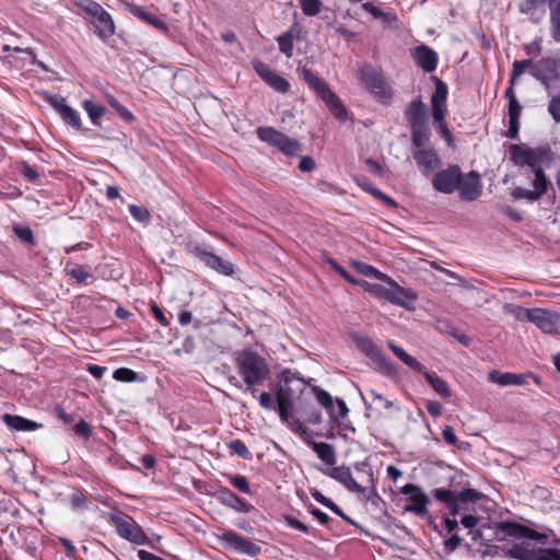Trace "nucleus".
I'll list each match as a JSON object with an SVG mask.
<instances>
[{
    "label": "nucleus",
    "mask_w": 560,
    "mask_h": 560,
    "mask_svg": "<svg viewBox=\"0 0 560 560\" xmlns=\"http://www.w3.org/2000/svg\"><path fill=\"white\" fill-rule=\"evenodd\" d=\"M510 158L517 166L527 165L534 173L532 182L533 189L523 187H515L511 191V196L515 200L526 199L528 201H536L546 194L549 180L540 166L541 153L538 150L526 148L518 144L510 145Z\"/></svg>",
    "instance_id": "1"
},
{
    "label": "nucleus",
    "mask_w": 560,
    "mask_h": 560,
    "mask_svg": "<svg viewBox=\"0 0 560 560\" xmlns=\"http://www.w3.org/2000/svg\"><path fill=\"white\" fill-rule=\"evenodd\" d=\"M235 365L248 388L262 384L270 372L265 359L249 349L236 353Z\"/></svg>",
    "instance_id": "2"
},
{
    "label": "nucleus",
    "mask_w": 560,
    "mask_h": 560,
    "mask_svg": "<svg viewBox=\"0 0 560 560\" xmlns=\"http://www.w3.org/2000/svg\"><path fill=\"white\" fill-rule=\"evenodd\" d=\"M298 73L301 79L312 89L318 97L329 107L335 117L343 119L346 117V109L342 106L339 97L330 90L328 84L317 77L311 69L306 67H299Z\"/></svg>",
    "instance_id": "3"
},
{
    "label": "nucleus",
    "mask_w": 560,
    "mask_h": 560,
    "mask_svg": "<svg viewBox=\"0 0 560 560\" xmlns=\"http://www.w3.org/2000/svg\"><path fill=\"white\" fill-rule=\"evenodd\" d=\"M387 346L394 352V354L407 366H409L416 372L422 373L436 394H439L443 398L451 397L450 387L443 378H441L434 373H430L424 365H422L419 361L409 355L402 348L398 347L393 341H388Z\"/></svg>",
    "instance_id": "4"
},
{
    "label": "nucleus",
    "mask_w": 560,
    "mask_h": 560,
    "mask_svg": "<svg viewBox=\"0 0 560 560\" xmlns=\"http://www.w3.org/2000/svg\"><path fill=\"white\" fill-rule=\"evenodd\" d=\"M77 4L92 18L91 23L101 39L106 40L115 34V23L110 14L100 3L93 0H78Z\"/></svg>",
    "instance_id": "5"
},
{
    "label": "nucleus",
    "mask_w": 560,
    "mask_h": 560,
    "mask_svg": "<svg viewBox=\"0 0 560 560\" xmlns=\"http://www.w3.org/2000/svg\"><path fill=\"white\" fill-rule=\"evenodd\" d=\"M558 68V61L553 58H545L541 59L537 65H533L532 60H515L512 66V71L510 75V83L514 85L516 80L527 70H530V73L545 81L547 79H552L555 77V72Z\"/></svg>",
    "instance_id": "6"
},
{
    "label": "nucleus",
    "mask_w": 560,
    "mask_h": 560,
    "mask_svg": "<svg viewBox=\"0 0 560 560\" xmlns=\"http://www.w3.org/2000/svg\"><path fill=\"white\" fill-rule=\"evenodd\" d=\"M358 74L360 81L378 101L383 103L390 102L393 91L381 72L365 66L359 69Z\"/></svg>",
    "instance_id": "7"
},
{
    "label": "nucleus",
    "mask_w": 560,
    "mask_h": 560,
    "mask_svg": "<svg viewBox=\"0 0 560 560\" xmlns=\"http://www.w3.org/2000/svg\"><path fill=\"white\" fill-rule=\"evenodd\" d=\"M435 80V90L431 97L432 116L435 122L436 129L441 132L444 138L450 137L448 128L444 121L446 113V100H447V85L440 80Z\"/></svg>",
    "instance_id": "8"
},
{
    "label": "nucleus",
    "mask_w": 560,
    "mask_h": 560,
    "mask_svg": "<svg viewBox=\"0 0 560 560\" xmlns=\"http://www.w3.org/2000/svg\"><path fill=\"white\" fill-rule=\"evenodd\" d=\"M110 521L114 524L117 534L121 538L137 545L148 544L149 539L147 535L132 517L128 515L112 514Z\"/></svg>",
    "instance_id": "9"
},
{
    "label": "nucleus",
    "mask_w": 560,
    "mask_h": 560,
    "mask_svg": "<svg viewBox=\"0 0 560 560\" xmlns=\"http://www.w3.org/2000/svg\"><path fill=\"white\" fill-rule=\"evenodd\" d=\"M353 340L357 347L369 357L385 375H394L396 369L394 363L383 354L381 349L366 336L355 335Z\"/></svg>",
    "instance_id": "10"
},
{
    "label": "nucleus",
    "mask_w": 560,
    "mask_h": 560,
    "mask_svg": "<svg viewBox=\"0 0 560 560\" xmlns=\"http://www.w3.org/2000/svg\"><path fill=\"white\" fill-rule=\"evenodd\" d=\"M257 136L261 141L278 148L287 155H296L301 152V145L296 140L272 127H259L257 129Z\"/></svg>",
    "instance_id": "11"
},
{
    "label": "nucleus",
    "mask_w": 560,
    "mask_h": 560,
    "mask_svg": "<svg viewBox=\"0 0 560 560\" xmlns=\"http://www.w3.org/2000/svg\"><path fill=\"white\" fill-rule=\"evenodd\" d=\"M495 535L502 540L505 537L528 538L539 542L548 539V534L536 532L516 522H501L497 525Z\"/></svg>",
    "instance_id": "12"
},
{
    "label": "nucleus",
    "mask_w": 560,
    "mask_h": 560,
    "mask_svg": "<svg viewBox=\"0 0 560 560\" xmlns=\"http://www.w3.org/2000/svg\"><path fill=\"white\" fill-rule=\"evenodd\" d=\"M218 540L225 549L234 550L249 557L260 553L261 548L250 539L236 534L233 530H226L218 536Z\"/></svg>",
    "instance_id": "13"
},
{
    "label": "nucleus",
    "mask_w": 560,
    "mask_h": 560,
    "mask_svg": "<svg viewBox=\"0 0 560 560\" xmlns=\"http://www.w3.org/2000/svg\"><path fill=\"white\" fill-rule=\"evenodd\" d=\"M389 285L390 288H386L378 283H372L368 281L362 282L363 289L372 295L399 306H406L405 298H411V295H409L407 291L399 287L396 282L395 284Z\"/></svg>",
    "instance_id": "14"
},
{
    "label": "nucleus",
    "mask_w": 560,
    "mask_h": 560,
    "mask_svg": "<svg viewBox=\"0 0 560 560\" xmlns=\"http://www.w3.org/2000/svg\"><path fill=\"white\" fill-rule=\"evenodd\" d=\"M462 179V171L458 165H448L445 170L436 172L432 177L433 188L442 194H453L457 190Z\"/></svg>",
    "instance_id": "15"
},
{
    "label": "nucleus",
    "mask_w": 560,
    "mask_h": 560,
    "mask_svg": "<svg viewBox=\"0 0 560 560\" xmlns=\"http://www.w3.org/2000/svg\"><path fill=\"white\" fill-rule=\"evenodd\" d=\"M44 100L60 115L66 124L77 130L81 129L82 124L79 112L70 107L65 97L44 93Z\"/></svg>",
    "instance_id": "16"
},
{
    "label": "nucleus",
    "mask_w": 560,
    "mask_h": 560,
    "mask_svg": "<svg viewBox=\"0 0 560 560\" xmlns=\"http://www.w3.org/2000/svg\"><path fill=\"white\" fill-rule=\"evenodd\" d=\"M401 493L409 495L408 503L404 508L406 512L413 513L418 516L428 514L427 506L430 499L420 487L413 483H407L401 488Z\"/></svg>",
    "instance_id": "17"
},
{
    "label": "nucleus",
    "mask_w": 560,
    "mask_h": 560,
    "mask_svg": "<svg viewBox=\"0 0 560 560\" xmlns=\"http://www.w3.org/2000/svg\"><path fill=\"white\" fill-rule=\"evenodd\" d=\"M532 324L545 334H560V314L551 310L534 307Z\"/></svg>",
    "instance_id": "18"
},
{
    "label": "nucleus",
    "mask_w": 560,
    "mask_h": 560,
    "mask_svg": "<svg viewBox=\"0 0 560 560\" xmlns=\"http://www.w3.org/2000/svg\"><path fill=\"white\" fill-rule=\"evenodd\" d=\"M457 190L459 191V197L463 200H476L482 191V185L480 183L479 175L475 171H471L466 175L462 173V179Z\"/></svg>",
    "instance_id": "19"
},
{
    "label": "nucleus",
    "mask_w": 560,
    "mask_h": 560,
    "mask_svg": "<svg viewBox=\"0 0 560 560\" xmlns=\"http://www.w3.org/2000/svg\"><path fill=\"white\" fill-rule=\"evenodd\" d=\"M412 156L424 175L431 174L441 164L438 152L432 148L416 149Z\"/></svg>",
    "instance_id": "20"
},
{
    "label": "nucleus",
    "mask_w": 560,
    "mask_h": 560,
    "mask_svg": "<svg viewBox=\"0 0 560 560\" xmlns=\"http://www.w3.org/2000/svg\"><path fill=\"white\" fill-rule=\"evenodd\" d=\"M323 472L343 485L351 492L363 493L365 491V488L354 480L349 467L339 466L328 468L323 470Z\"/></svg>",
    "instance_id": "21"
},
{
    "label": "nucleus",
    "mask_w": 560,
    "mask_h": 560,
    "mask_svg": "<svg viewBox=\"0 0 560 560\" xmlns=\"http://www.w3.org/2000/svg\"><path fill=\"white\" fill-rule=\"evenodd\" d=\"M417 65L425 72H433L438 66V54L429 46L421 44L412 51Z\"/></svg>",
    "instance_id": "22"
},
{
    "label": "nucleus",
    "mask_w": 560,
    "mask_h": 560,
    "mask_svg": "<svg viewBox=\"0 0 560 560\" xmlns=\"http://www.w3.org/2000/svg\"><path fill=\"white\" fill-rule=\"evenodd\" d=\"M215 497L220 503L237 512L248 513L254 509L253 505L237 497L235 493H233L230 489L225 487L220 488L217 491Z\"/></svg>",
    "instance_id": "23"
},
{
    "label": "nucleus",
    "mask_w": 560,
    "mask_h": 560,
    "mask_svg": "<svg viewBox=\"0 0 560 560\" xmlns=\"http://www.w3.org/2000/svg\"><path fill=\"white\" fill-rule=\"evenodd\" d=\"M488 377L489 381L500 386L523 385L527 377H532L537 384L539 383V377L533 374L501 373L495 370L489 372Z\"/></svg>",
    "instance_id": "24"
},
{
    "label": "nucleus",
    "mask_w": 560,
    "mask_h": 560,
    "mask_svg": "<svg viewBox=\"0 0 560 560\" xmlns=\"http://www.w3.org/2000/svg\"><path fill=\"white\" fill-rule=\"evenodd\" d=\"M199 258L208 267H210L211 269L215 270L221 275L232 276L234 273L233 265L229 260H225L218 255L203 250L199 253Z\"/></svg>",
    "instance_id": "25"
},
{
    "label": "nucleus",
    "mask_w": 560,
    "mask_h": 560,
    "mask_svg": "<svg viewBox=\"0 0 560 560\" xmlns=\"http://www.w3.org/2000/svg\"><path fill=\"white\" fill-rule=\"evenodd\" d=\"M405 117L410 126L428 122L427 106L421 98H416L405 109Z\"/></svg>",
    "instance_id": "26"
},
{
    "label": "nucleus",
    "mask_w": 560,
    "mask_h": 560,
    "mask_svg": "<svg viewBox=\"0 0 560 560\" xmlns=\"http://www.w3.org/2000/svg\"><path fill=\"white\" fill-rule=\"evenodd\" d=\"M291 392L287 386H280L276 392L278 412L281 421L287 422L292 409Z\"/></svg>",
    "instance_id": "27"
},
{
    "label": "nucleus",
    "mask_w": 560,
    "mask_h": 560,
    "mask_svg": "<svg viewBox=\"0 0 560 560\" xmlns=\"http://www.w3.org/2000/svg\"><path fill=\"white\" fill-rule=\"evenodd\" d=\"M2 421L11 429L15 431H35L42 427V424L23 418L16 415L4 413Z\"/></svg>",
    "instance_id": "28"
},
{
    "label": "nucleus",
    "mask_w": 560,
    "mask_h": 560,
    "mask_svg": "<svg viewBox=\"0 0 560 560\" xmlns=\"http://www.w3.org/2000/svg\"><path fill=\"white\" fill-rule=\"evenodd\" d=\"M411 127V142L416 149H421L430 141L431 130L429 122L413 125Z\"/></svg>",
    "instance_id": "29"
},
{
    "label": "nucleus",
    "mask_w": 560,
    "mask_h": 560,
    "mask_svg": "<svg viewBox=\"0 0 560 560\" xmlns=\"http://www.w3.org/2000/svg\"><path fill=\"white\" fill-rule=\"evenodd\" d=\"M307 444L325 464L334 465L336 463V452L330 444L315 441H308Z\"/></svg>",
    "instance_id": "30"
},
{
    "label": "nucleus",
    "mask_w": 560,
    "mask_h": 560,
    "mask_svg": "<svg viewBox=\"0 0 560 560\" xmlns=\"http://www.w3.org/2000/svg\"><path fill=\"white\" fill-rule=\"evenodd\" d=\"M130 11L135 16L148 23L149 25H152L156 30H160L162 32L168 31L167 25L161 19H159L155 14L147 11L144 8L132 7Z\"/></svg>",
    "instance_id": "31"
},
{
    "label": "nucleus",
    "mask_w": 560,
    "mask_h": 560,
    "mask_svg": "<svg viewBox=\"0 0 560 560\" xmlns=\"http://www.w3.org/2000/svg\"><path fill=\"white\" fill-rule=\"evenodd\" d=\"M555 4H558L557 0H525L521 4V11L530 13L532 15L537 12L539 13V16H544L546 13V5L551 10Z\"/></svg>",
    "instance_id": "32"
},
{
    "label": "nucleus",
    "mask_w": 560,
    "mask_h": 560,
    "mask_svg": "<svg viewBox=\"0 0 560 560\" xmlns=\"http://www.w3.org/2000/svg\"><path fill=\"white\" fill-rule=\"evenodd\" d=\"M503 313L505 315L512 316L517 322L532 323V316L534 314V308H525L521 305H516L513 303H505L503 305Z\"/></svg>",
    "instance_id": "33"
},
{
    "label": "nucleus",
    "mask_w": 560,
    "mask_h": 560,
    "mask_svg": "<svg viewBox=\"0 0 560 560\" xmlns=\"http://www.w3.org/2000/svg\"><path fill=\"white\" fill-rule=\"evenodd\" d=\"M538 550L529 548L526 544H514L508 549L506 555L517 560H535Z\"/></svg>",
    "instance_id": "34"
},
{
    "label": "nucleus",
    "mask_w": 560,
    "mask_h": 560,
    "mask_svg": "<svg viewBox=\"0 0 560 560\" xmlns=\"http://www.w3.org/2000/svg\"><path fill=\"white\" fill-rule=\"evenodd\" d=\"M362 9L369 12L374 19L382 20L388 25H390L393 22H396L397 20L394 13L383 12L380 8L375 7L371 2H362Z\"/></svg>",
    "instance_id": "35"
},
{
    "label": "nucleus",
    "mask_w": 560,
    "mask_h": 560,
    "mask_svg": "<svg viewBox=\"0 0 560 560\" xmlns=\"http://www.w3.org/2000/svg\"><path fill=\"white\" fill-rule=\"evenodd\" d=\"M357 269L364 276L374 277L375 279L387 282L388 284H395V281L392 278L370 265L360 262L357 265Z\"/></svg>",
    "instance_id": "36"
},
{
    "label": "nucleus",
    "mask_w": 560,
    "mask_h": 560,
    "mask_svg": "<svg viewBox=\"0 0 560 560\" xmlns=\"http://www.w3.org/2000/svg\"><path fill=\"white\" fill-rule=\"evenodd\" d=\"M294 36L295 35H292L291 33H282L277 37L279 50L288 58L293 56V42L295 39Z\"/></svg>",
    "instance_id": "37"
},
{
    "label": "nucleus",
    "mask_w": 560,
    "mask_h": 560,
    "mask_svg": "<svg viewBox=\"0 0 560 560\" xmlns=\"http://www.w3.org/2000/svg\"><path fill=\"white\" fill-rule=\"evenodd\" d=\"M83 108L85 109V112L88 113V115L90 116L91 120L93 121V124L97 125V120L104 115L105 113V108L100 105V104H96L90 100H85L83 102Z\"/></svg>",
    "instance_id": "38"
},
{
    "label": "nucleus",
    "mask_w": 560,
    "mask_h": 560,
    "mask_svg": "<svg viewBox=\"0 0 560 560\" xmlns=\"http://www.w3.org/2000/svg\"><path fill=\"white\" fill-rule=\"evenodd\" d=\"M550 22L551 36L556 42H560V2L551 8Z\"/></svg>",
    "instance_id": "39"
},
{
    "label": "nucleus",
    "mask_w": 560,
    "mask_h": 560,
    "mask_svg": "<svg viewBox=\"0 0 560 560\" xmlns=\"http://www.w3.org/2000/svg\"><path fill=\"white\" fill-rule=\"evenodd\" d=\"M266 83L269 86H271L275 91L280 92V93H287L289 91V89H290L289 81L287 79H284L283 77L277 74L276 72H273L268 78Z\"/></svg>",
    "instance_id": "40"
},
{
    "label": "nucleus",
    "mask_w": 560,
    "mask_h": 560,
    "mask_svg": "<svg viewBox=\"0 0 560 560\" xmlns=\"http://www.w3.org/2000/svg\"><path fill=\"white\" fill-rule=\"evenodd\" d=\"M312 497L324 506L328 508L337 515H342V510L329 498L325 497L319 490L314 489L311 491Z\"/></svg>",
    "instance_id": "41"
},
{
    "label": "nucleus",
    "mask_w": 560,
    "mask_h": 560,
    "mask_svg": "<svg viewBox=\"0 0 560 560\" xmlns=\"http://www.w3.org/2000/svg\"><path fill=\"white\" fill-rule=\"evenodd\" d=\"M302 12L307 16H315L322 10L320 0H300Z\"/></svg>",
    "instance_id": "42"
},
{
    "label": "nucleus",
    "mask_w": 560,
    "mask_h": 560,
    "mask_svg": "<svg viewBox=\"0 0 560 560\" xmlns=\"http://www.w3.org/2000/svg\"><path fill=\"white\" fill-rule=\"evenodd\" d=\"M228 447L229 450L233 453V454H236L238 456H241L242 458L244 459H252V454L250 452L248 451L247 446L245 445L244 442H242L241 440L238 439H235V440H232L229 444H228Z\"/></svg>",
    "instance_id": "43"
},
{
    "label": "nucleus",
    "mask_w": 560,
    "mask_h": 560,
    "mask_svg": "<svg viewBox=\"0 0 560 560\" xmlns=\"http://www.w3.org/2000/svg\"><path fill=\"white\" fill-rule=\"evenodd\" d=\"M230 483L236 488L237 490H240L241 492L243 493H249L250 492V486H249V482L247 481L246 477L242 476V475H230L228 477Z\"/></svg>",
    "instance_id": "44"
},
{
    "label": "nucleus",
    "mask_w": 560,
    "mask_h": 560,
    "mask_svg": "<svg viewBox=\"0 0 560 560\" xmlns=\"http://www.w3.org/2000/svg\"><path fill=\"white\" fill-rule=\"evenodd\" d=\"M113 377L118 382H135L138 375L128 368H119L114 371Z\"/></svg>",
    "instance_id": "45"
},
{
    "label": "nucleus",
    "mask_w": 560,
    "mask_h": 560,
    "mask_svg": "<svg viewBox=\"0 0 560 560\" xmlns=\"http://www.w3.org/2000/svg\"><path fill=\"white\" fill-rule=\"evenodd\" d=\"M369 395L372 397V402L376 407H378V408L383 407L384 409L395 408L394 401L387 399L386 397H384L382 394L377 393L376 390L370 389Z\"/></svg>",
    "instance_id": "46"
},
{
    "label": "nucleus",
    "mask_w": 560,
    "mask_h": 560,
    "mask_svg": "<svg viewBox=\"0 0 560 560\" xmlns=\"http://www.w3.org/2000/svg\"><path fill=\"white\" fill-rule=\"evenodd\" d=\"M71 278H73L78 283H85L88 279L92 278L91 272L89 271V267L86 266H78L69 271Z\"/></svg>",
    "instance_id": "47"
},
{
    "label": "nucleus",
    "mask_w": 560,
    "mask_h": 560,
    "mask_svg": "<svg viewBox=\"0 0 560 560\" xmlns=\"http://www.w3.org/2000/svg\"><path fill=\"white\" fill-rule=\"evenodd\" d=\"M131 217L138 222L148 223L150 221V213L147 208L136 205L129 206Z\"/></svg>",
    "instance_id": "48"
},
{
    "label": "nucleus",
    "mask_w": 560,
    "mask_h": 560,
    "mask_svg": "<svg viewBox=\"0 0 560 560\" xmlns=\"http://www.w3.org/2000/svg\"><path fill=\"white\" fill-rule=\"evenodd\" d=\"M14 234L24 243L33 245L34 236L33 232L28 226L14 225L13 226Z\"/></svg>",
    "instance_id": "49"
},
{
    "label": "nucleus",
    "mask_w": 560,
    "mask_h": 560,
    "mask_svg": "<svg viewBox=\"0 0 560 560\" xmlns=\"http://www.w3.org/2000/svg\"><path fill=\"white\" fill-rule=\"evenodd\" d=\"M109 105L119 114V116L127 120L131 121L133 120V115L130 113L129 109H127L122 104H120L115 97L110 96L108 98Z\"/></svg>",
    "instance_id": "50"
},
{
    "label": "nucleus",
    "mask_w": 560,
    "mask_h": 560,
    "mask_svg": "<svg viewBox=\"0 0 560 560\" xmlns=\"http://www.w3.org/2000/svg\"><path fill=\"white\" fill-rule=\"evenodd\" d=\"M313 392L316 396L317 401L326 409L332 408V397L324 389L319 387H313Z\"/></svg>",
    "instance_id": "51"
},
{
    "label": "nucleus",
    "mask_w": 560,
    "mask_h": 560,
    "mask_svg": "<svg viewBox=\"0 0 560 560\" xmlns=\"http://www.w3.org/2000/svg\"><path fill=\"white\" fill-rule=\"evenodd\" d=\"M254 70L256 73L266 82L268 78L275 72L270 69L268 65L260 60H253L252 62Z\"/></svg>",
    "instance_id": "52"
},
{
    "label": "nucleus",
    "mask_w": 560,
    "mask_h": 560,
    "mask_svg": "<svg viewBox=\"0 0 560 560\" xmlns=\"http://www.w3.org/2000/svg\"><path fill=\"white\" fill-rule=\"evenodd\" d=\"M348 407L343 400H337L336 405H332V408L329 409L330 416L335 419H342L348 415Z\"/></svg>",
    "instance_id": "53"
},
{
    "label": "nucleus",
    "mask_w": 560,
    "mask_h": 560,
    "mask_svg": "<svg viewBox=\"0 0 560 560\" xmlns=\"http://www.w3.org/2000/svg\"><path fill=\"white\" fill-rule=\"evenodd\" d=\"M433 495L434 498L444 503V504H448L450 502H453V499L456 498L455 493L448 489H443V488H436L433 490Z\"/></svg>",
    "instance_id": "54"
},
{
    "label": "nucleus",
    "mask_w": 560,
    "mask_h": 560,
    "mask_svg": "<svg viewBox=\"0 0 560 560\" xmlns=\"http://www.w3.org/2000/svg\"><path fill=\"white\" fill-rule=\"evenodd\" d=\"M535 560H560V550L556 548L538 549Z\"/></svg>",
    "instance_id": "55"
},
{
    "label": "nucleus",
    "mask_w": 560,
    "mask_h": 560,
    "mask_svg": "<svg viewBox=\"0 0 560 560\" xmlns=\"http://www.w3.org/2000/svg\"><path fill=\"white\" fill-rule=\"evenodd\" d=\"M73 430L74 433L82 439H89V436L92 434L91 425L83 419H80V421L74 425Z\"/></svg>",
    "instance_id": "56"
},
{
    "label": "nucleus",
    "mask_w": 560,
    "mask_h": 560,
    "mask_svg": "<svg viewBox=\"0 0 560 560\" xmlns=\"http://www.w3.org/2000/svg\"><path fill=\"white\" fill-rule=\"evenodd\" d=\"M548 112L557 122H560V94L550 100Z\"/></svg>",
    "instance_id": "57"
},
{
    "label": "nucleus",
    "mask_w": 560,
    "mask_h": 560,
    "mask_svg": "<svg viewBox=\"0 0 560 560\" xmlns=\"http://www.w3.org/2000/svg\"><path fill=\"white\" fill-rule=\"evenodd\" d=\"M480 494L474 489H464L459 493V500L462 502H475L479 499Z\"/></svg>",
    "instance_id": "58"
},
{
    "label": "nucleus",
    "mask_w": 560,
    "mask_h": 560,
    "mask_svg": "<svg viewBox=\"0 0 560 560\" xmlns=\"http://www.w3.org/2000/svg\"><path fill=\"white\" fill-rule=\"evenodd\" d=\"M21 173L23 174L24 177H26L31 182H35L39 177L38 172L35 168H33L31 165H28L27 163L22 164Z\"/></svg>",
    "instance_id": "59"
},
{
    "label": "nucleus",
    "mask_w": 560,
    "mask_h": 560,
    "mask_svg": "<svg viewBox=\"0 0 560 560\" xmlns=\"http://www.w3.org/2000/svg\"><path fill=\"white\" fill-rule=\"evenodd\" d=\"M259 405L264 409H268V410L275 409V400H273L271 394H269L267 392H262L259 395Z\"/></svg>",
    "instance_id": "60"
},
{
    "label": "nucleus",
    "mask_w": 560,
    "mask_h": 560,
    "mask_svg": "<svg viewBox=\"0 0 560 560\" xmlns=\"http://www.w3.org/2000/svg\"><path fill=\"white\" fill-rule=\"evenodd\" d=\"M285 522L293 529H296V530H300L303 533H308V527L304 523H302L301 521H299L298 518H295L293 516H287Z\"/></svg>",
    "instance_id": "61"
},
{
    "label": "nucleus",
    "mask_w": 560,
    "mask_h": 560,
    "mask_svg": "<svg viewBox=\"0 0 560 560\" xmlns=\"http://www.w3.org/2000/svg\"><path fill=\"white\" fill-rule=\"evenodd\" d=\"M522 112V107L517 100H512L509 102V118L510 119H520Z\"/></svg>",
    "instance_id": "62"
},
{
    "label": "nucleus",
    "mask_w": 560,
    "mask_h": 560,
    "mask_svg": "<svg viewBox=\"0 0 560 560\" xmlns=\"http://www.w3.org/2000/svg\"><path fill=\"white\" fill-rule=\"evenodd\" d=\"M427 410L432 417L436 418L441 416L443 406L439 401L429 400L427 402Z\"/></svg>",
    "instance_id": "63"
},
{
    "label": "nucleus",
    "mask_w": 560,
    "mask_h": 560,
    "mask_svg": "<svg viewBox=\"0 0 560 560\" xmlns=\"http://www.w3.org/2000/svg\"><path fill=\"white\" fill-rule=\"evenodd\" d=\"M442 436H443V440L448 445H455L458 441L456 434L454 433V430L451 427H445L443 429Z\"/></svg>",
    "instance_id": "64"
}]
</instances>
